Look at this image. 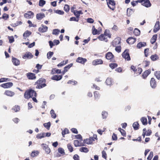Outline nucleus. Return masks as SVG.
<instances>
[{
	"mask_svg": "<svg viewBox=\"0 0 160 160\" xmlns=\"http://www.w3.org/2000/svg\"><path fill=\"white\" fill-rule=\"evenodd\" d=\"M37 96L36 92L33 90L29 89L27 91L24 93V97L26 99H28L33 97H36Z\"/></svg>",
	"mask_w": 160,
	"mask_h": 160,
	"instance_id": "nucleus-1",
	"label": "nucleus"
},
{
	"mask_svg": "<svg viewBox=\"0 0 160 160\" xmlns=\"http://www.w3.org/2000/svg\"><path fill=\"white\" fill-rule=\"evenodd\" d=\"M45 80L42 78H40L39 80L37 81L35 83L37 84L36 86L37 88L40 89L43 87H45L46 86V84L45 83Z\"/></svg>",
	"mask_w": 160,
	"mask_h": 160,
	"instance_id": "nucleus-2",
	"label": "nucleus"
},
{
	"mask_svg": "<svg viewBox=\"0 0 160 160\" xmlns=\"http://www.w3.org/2000/svg\"><path fill=\"white\" fill-rule=\"evenodd\" d=\"M107 3L108 6L112 10H114L115 8V2L113 0H107Z\"/></svg>",
	"mask_w": 160,
	"mask_h": 160,
	"instance_id": "nucleus-3",
	"label": "nucleus"
},
{
	"mask_svg": "<svg viewBox=\"0 0 160 160\" xmlns=\"http://www.w3.org/2000/svg\"><path fill=\"white\" fill-rule=\"evenodd\" d=\"M138 2L141 3L142 4L147 8L151 7V4L149 0H138Z\"/></svg>",
	"mask_w": 160,
	"mask_h": 160,
	"instance_id": "nucleus-4",
	"label": "nucleus"
},
{
	"mask_svg": "<svg viewBox=\"0 0 160 160\" xmlns=\"http://www.w3.org/2000/svg\"><path fill=\"white\" fill-rule=\"evenodd\" d=\"M121 42V38L119 37H117L115 38L114 40L112 42V45L113 47L120 45Z\"/></svg>",
	"mask_w": 160,
	"mask_h": 160,
	"instance_id": "nucleus-5",
	"label": "nucleus"
},
{
	"mask_svg": "<svg viewBox=\"0 0 160 160\" xmlns=\"http://www.w3.org/2000/svg\"><path fill=\"white\" fill-rule=\"evenodd\" d=\"M128 51V50L127 49L125 50L122 53V57L124 58L125 60L127 61H129L130 60V58Z\"/></svg>",
	"mask_w": 160,
	"mask_h": 160,
	"instance_id": "nucleus-6",
	"label": "nucleus"
},
{
	"mask_svg": "<svg viewBox=\"0 0 160 160\" xmlns=\"http://www.w3.org/2000/svg\"><path fill=\"white\" fill-rule=\"evenodd\" d=\"M33 56L30 52H28L24 53L22 55V58L24 59H29L32 58Z\"/></svg>",
	"mask_w": 160,
	"mask_h": 160,
	"instance_id": "nucleus-7",
	"label": "nucleus"
},
{
	"mask_svg": "<svg viewBox=\"0 0 160 160\" xmlns=\"http://www.w3.org/2000/svg\"><path fill=\"white\" fill-rule=\"evenodd\" d=\"M41 146L47 154H49L50 152V149L46 144L42 143L41 144Z\"/></svg>",
	"mask_w": 160,
	"mask_h": 160,
	"instance_id": "nucleus-8",
	"label": "nucleus"
},
{
	"mask_svg": "<svg viewBox=\"0 0 160 160\" xmlns=\"http://www.w3.org/2000/svg\"><path fill=\"white\" fill-rule=\"evenodd\" d=\"M24 16L28 19L32 18L33 16V13L31 11H28L24 14Z\"/></svg>",
	"mask_w": 160,
	"mask_h": 160,
	"instance_id": "nucleus-9",
	"label": "nucleus"
},
{
	"mask_svg": "<svg viewBox=\"0 0 160 160\" xmlns=\"http://www.w3.org/2000/svg\"><path fill=\"white\" fill-rule=\"evenodd\" d=\"M87 61V60L86 58L80 57L78 58L76 60V62L82 64H84Z\"/></svg>",
	"mask_w": 160,
	"mask_h": 160,
	"instance_id": "nucleus-10",
	"label": "nucleus"
},
{
	"mask_svg": "<svg viewBox=\"0 0 160 160\" xmlns=\"http://www.w3.org/2000/svg\"><path fill=\"white\" fill-rule=\"evenodd\" d=\"M13 85L12 83L11 82H8L2 84L0 85L1 87L4 88H9Z\"/></svg>",
	"mask_w": 160,
	"mask_h": 160,
	"instance_id": "nucleus-11",
	"label": "nucleus"
},
{
	"mask_svg": "<svg viewBox=\"0 0 160 160\" xmlns=\"http://www.w3.org/2000/svg\"><path fill=\"white\" fill-rule=\"evenodd\" d=\"M81 140H75L74 141V144L75 147L82 146L84 144L82 142Z\"/></svg>",
	"mask_w": 160,
	"mask_h": 160,
	"instance_id": "nucleus-12",
	"label": "nucleus"
},
{
	"mask_svg": "<svg viewBox=\"0 0 160 160\" xmlns=\"http://www.w3.org/2000/svg\"><path fill=\"white\" fill-rule=\"evenodd\" d=\"M94 141L93 138H87L84 140V143L88 144H93V142Z\"/></svg>",
	"mask_w": 160,
	"mask_h": 160,
	"instance_id": "nucleus-13",
	"label": "nucleus"
},
{
	"mask_svg": "<svg viewBox=\"0 0 160 160\" xmlns=\"http://www.w3.org/2000/svg\"><path fill=\"white\" fill-rule=\"evenodd\" d=\"M103 63L101 59H97L92 62V64L93 65H97L98 64H101Z\"/></svg>",
	"mask_w": 160,
	"mask_h": 160,
	"instance_id": "nucleus-14",
	"label": "nucleus"
},
{
	"mask_svg": "<svg viewBox=\"0 0 160 160\" xmlns=\"http://www.w3.org/2000/svg\"><path fill=\"white\" fill-rule=\"evenodd\" d=\"M14 92L10 90H6L4 93V94L9 97H12L14 95Z\"/></svg>",
	"mask_w": 160,
	"mask_h": 160,
	"instance_id": "nucleus-15",
	"label": "nucleus"
},
{
	"mask_svg": "<svg viewBox=\"0 0 160 160\" xmlns=\"http://www.w3.org/2000/svg\"><path fill=\"white\" fill-rule=\"evenodd\" d=\"M150 85L152 88H155L157 86L156 82L154 78H152L150 81Z\"/></svg>",
	"mask_w": 160,
	"mask_h": 160,
	"instance_id": "nucleus-16",
	"label": "nucleus"
},
{
	"mask_svg": "<svg viewBox=\"0 0 160 160\" xmlns=\"http://www.w3.org/2000/svg\"><path fill=\"white\" fill-rule=\"evenodd\" d=\"M98 38L99 39V40L101 41H104L105 42H107L108 41L107 37H106V36H105L104 33L102 34L99 36L98 37Z\"/></svg>",
	"mask_w": 160,
	"mask_h": 160,
	"instance_id": "nucleus-17",
	"label": "nucleus"
},
{
	"mask_svg": "<svg viewBox=\"0 0 160 160\" xmlns=\"http://www.w3.org/2000/svg\"><path fill=\"white\" fill-rule=\"evenodd\" d=\"M159 29V21H157L154 27L153 31L155 32H156Z\"/></svg>",
	"mask_w": 160,
	"mask_h": 160,
	"instance_id": "nucleus-18",
	"label": "nucleus"
},
{
	"mask_svg": "<svg viewBox=\"0 0 160 160\" xmlns=\"http://www.w3.org/2000/svg\"><path fill=\"white\" fill-rule=\"evenodd\" d=\"M12 61L13 64L15 66H17L20 64L19 60L17 58H12Z\"/></svg>",
	"mask_w": 160,
	"mask_h": 160,
	"instance_id": "nucleus-19",
	"label": "nucleus"
},
{
	"mask_svg": "<svg viewBox=\"0 0 160 160\" xmlns=\"http://www.w3.org/2000/svg\"><path fill=\"white\" fill-rule=\"evenodd\" d=\"M136 41V40L135 38L132 37L129 38L127 40L128 43L129 44H131L134 43Z\"/></svg>",
	"mask_w": 160,
	"mask_h": 160,
	"instance_id": "nucleus-20",
	"label": "nucleus"
},
{
	"mask_svg": "<svg viewBox=\"0 0 160 160\" xmlns=\"http://www.w3.org/2000/svg\"><path fill=\"white\" fill-rule=\"evenodd\" d=\"M48 28L46 26L42 25L39 28L38 31L40 32H44L47 31Z\"/></svg>",
	"mask_w": 160,
	"mask_h": 160,
	"instance_id": "nucleus-21",
	"label": "nucleus"
},
{
	"mask_svg": "<svg viewBox=\"0 0 160 160\" xmlns=\"http://www.w3.org/2000/svg\"><path fill=\"white\" fill-rule=\"evenodd\" d=\"M62 78V76L60 75H55L52 77L51 79L52 80L59 81Z\"/></svg>",
	"mask_w": 160,
	"mask_h": 160,
	"instance_id": "nucleus-22",
	"label": "nucleus"
},
{
	"mask_svg": "<svg viewBox=\"0 0 160 160\" xmlns=\"http://www.w3.org/2000/svg\"><path fill=\"white\" fill-rule=\"evenodd\" d=\"M27 76L29 79H33L36 78L35 74L33 73H28L27 74Z\"/></svg>",
	"mask_w": 160,
	"mask_h": 160,
	"instance_id": "nucleus-23",
	"label": "nucleus"
},
{
	"mask_svg": "<svg viewBox=\"0 0 160 160\" xmlns=\"http://www.w3.org/2000/svg\"><path fill=\"white\" fill-rule=\"evenodd\" d=\"M106 57L107 59L110 60L112 58L113 55L111 52H109L106 54Z\"/></svg>",
	"mask_w": 160,
	"mask_h": 160,
	"instance_id": "nucleus-24",
	"label": "nucleus"
},
{
	"mask_svg": "<svg viewBox=\"0 0 160 160\" xmlns=\"http://www.w3.org/2000/svg\"><path fill=\"white\" fill-rule=\"evenodd\" d=\"M146 46V42H140L138 44L137 47L138 48H140Z\"/></svg>",
	"mask_w": 160,
	"mask_h": 160,
	"instance_id": "nucleus-25",
	"label": "nucleus"
},
{
	"mask_svg": "<svg viewBox=\"0 0 160 160\" xmlns=\"http://www.w3.org/2000/svg\"><path fill=\"white\" fill-rule=\"evenodd\" d=\"M58 151L61 155L59 156V157L65 155V152L64 149L61 148H59L58 149Z\"/></svg>",
	"mask_w": 160,
	"mask_h": 160,
	"instance_id": "nucleus-26",
	"label": "nucleus"
},
{
	"mask_svg": "<svg viewBox=\"0 0 160 160\" xmlns=\"http://www.w3.org/2000/svg\"><path fill=\"white\" fill-rule=\"evenodd\" d=\"M31 34V32L27 30L23 34V38L26 39L27 38L29 37Z\"/></svg>",
	"mask_w": 160,
	"mask_h": 160,
	"instance_id": "nucleus-27",
	"label": "nucleus"
},
{
	"mask_svg": "<svg viewBox=\"0 0 160 160\" xmlns=\"http://www.w3.org/2000/svg\"><path fill=\"white\" fill-rule=\"evenodd\" d=\"M151 73V70L148 69V70L144 72L142 74V77L144 78H146L147 76Z\"/></svg>",
	"mask_w": 160,
	"mask_h": 160,
	"instance_id": "nucleus-28",
	"label": "nucleus"
},
{
	"mask_svg": "<svg viewBox=\"0 0 160 160\" xmlns=\"http://www.w3.org/2000/svg\"><path fill=\"white\" fill-rule=\"evenodd\" d=\"M45 137V133H42L38 134L36 138L38 139H41Z\"/></svg>",
	"mask_w": 160,
	"mask_h": 160,
	"instance_id": "nucleus-29",
	"label": "nucleus"
},
{
	"mask_svg": "<svg viewBox=\"0 0 160 160\" xmlns=\"http://www.w3.org/2000/svg\"><path fill=\"white\" fill-rule=\"evenodd\" d=\"M44 17V14L43 13L37 14L36 15L37 18L38 20H41Z\"/></svg>",
	"mask_w": 160,
	"mask_h": 160,
	"instance_id": "nucleus-30",
	"label": "nucleus"
},
{
	"mask_svg": "<svg viewBox=\"0 0 160 160\" xmlns=\"http://www.w3.org/2000/svg\"><path fill=\"white\" fill-rule=\"evenodd\" d=\"M141 121L143 125H146L147 124V119L146 118L142 117L141 119Z\"/></svg>",
	"mask_w": 160,
	"mask_h": 160,
	"instance_id": "nucleus-31",
	"label": "nucleus"
},
{
	"mask_svg": "<svg viewBox=\"0 0 160 160\" xmlns=\"http://www.w3.org/2000/svg\"><path fill=\"white\" fill-rule=\"evenodd\" d=\"M92 34L93 35L99 34L100 33L97 29H96L94 26H93L92 28Z\"/></svg>",
	"mask_w": 160,
	"mask_h": 160,
	"instance_id": "nucleus-32",
	"label": "nucleus"
},
{
	"mask_svg": "<svg viewBox=\"0 0 160 160\" xmlns=\"http://www.w3.org/2000/svg\"><path fill=\"white\" fill-rule=\"evenodd\" d=\"M39 152L38 151H32L31 154V155L32 157H35L37 156L39 154Z\"/></svg>",
	"mask_w": 160,
	"mask_h": 160,
	"instance_id": "nucleus-33",
	"label": "nucleus"
},
{
	"mask_svg": "<svg viewBox=\"0 0 160 160\" xmlns=\"http://www.w3.org/2000/svg\"><path fill=\"white\" fill-rule=\"evenodd\" d=\"M157 38V35L155 34L153 36L151 39V42L152 44L154 43L156 40Z\"/></svg>",
	"mask_w": 160,
	"mask_h": 160,
	"instance_id": "nucleus-34",
	"label": "nucleus"
},
{
	"mask_svg": "<svg viewBox=\"0 0 160 160\" xmlns=\"http://www.w3.org/2000/svg\"><path fill=\"white\" fill-rule=\"evenodd\" d=\"M139 125L138 122H134L132 125L133 127L135 130H137L138 129Z\"/></svg>",
	"mask_w": 160,
	"mask_h": 160,
	"instance_id": "nucleus-35",
	"label": "nucleus"
},
{
	"mask_svg": "<svg viewBox=\"0 0 160 160\" xmlns=\"http://www.w3.org/2000/svg\"><path fill=\"white\" fill-rule=\"evenodd\" d=\"M43 126L49 130L51 126V123L50 122H49L48 123H44Z\"/></svg>",
	"mask_w": 160,
	"mask_h": 160,
	"instance_id": "nucleus-36",
	"label": "nucleus"
},
{
	"mask_svg": "<svg viewBox=\"0 0 160 160\" xmlns=\"http://www.w3.org/2000/svg\"><path fill=\"white\" fill-rule=\"evenodd\" d=\"M81 11H75L74 12V13L75 16H76L78 18L80 15L81 13Z\"/></svg>",
	"mask_w": 160,
	"mask_h": 160,
	"instance_id": "nucleus-37",
	"label": "nucleus"
},
{
	"mask_svg": "<svg viewBox=\"0 0 160 160\" xmlns=\"http://www.w3.org/2000/svg\"><path fill=\"white\" fill-rule=\"evenodd\" d=\"M50 114L51 115V117L53 118H55L56 117V115L55 113L53 110L52 109L50 111Z\"/></svg>",
	"mask_w": 160,
	"mask_h": 160,
	"instance_id": "nucleus-38",
	"label": "nucleus"
},
{
	"mask_svg": "<svg viewBox=\"0 0 160 160\" xmlns=\"http://www.w3.org/2000/svg\"><path fill=\"white\" fill-rule=\"evenodd\" d=\"M104 33L106 36V37L107 36L109 38H111V35L110 34L109 30H106Z\"/></svg>",
	"mask_w": 160,
	"mask_h": 160,
	"instance_id": "nucleus-39",
	"label": "nucleus"
},
{
	"mask_svg": "<svg viewBox=\"0 0 160 160\" xmlns=\"http://www.w3.org/2000/svg\"><path fill=\"white\" fill-rule=\"evenodd\" d=\"M106 84L108 85H110L112 84V80L111 78H108L106 81Z\"/></svg>",
	"mask_w": 160,
	"mask_h": 160,
	"instance_id": "nucleus-40",
	"label": "nucleus"
},
{
	"mask_svg": "<svg viewBox=\"0 0 160 160\" xmlns=\"http://www.w3.org/2000/svg\"><path fill=\"white\" fill-rule=\"evenodd\" d=\"M100 94L98 92L95 91L94 92V97L95 99H98L100 97Z\"/></svg>",
	"mask_w": 160,
	"mask_h": 160,
	"instance_id": "nucleus-41",
	"label": "nucleus"
},
{
	"mask_svg": "<svg viewBox=\"0 0 160 160\" xmlns=\"http://www.w3.org/2000/svg\"><path fill=\"white\" fill-rule=\"evenodd\" d=\"M154 75L158 79H160V71L155 72L154 73Z\"/></svg>",
	"mask_w": 160,
	"mask_h": 160,
	"instance_id": "nucleus-42",
	"label": "nucleus"
},
{
	"mask_svg": "<svg viewBox=\"0 0 160 160\" xmlns=\"http://www.w3.org/2000/svg\"><path fill=\"white\" fill-rule=\"evenodd\" d=\"M133 10L129 8H128L127 10V14L128 16H130L133 13Z\"/></svg>",
	"mask_w": 160,
	"mask_h": 160,
	"instance_id": "nucleus-43",
	"label": "nucleus"
},
{
	"mask_svg": "<svg viewBox=\"0 0 160 160\" xmlns=\"http://www.w3.org/2000/svg\"><path fill=\"white\" fill-rule=\"evenodd\" d=\"M80 151L81 152H87L88 151V148L86 147H82L80 148Z\"/></svg>",
	"mask_w": 160,
	"mask_h": 160,
	"instance_id": "nucleus-44",
	"label": "nucleus"
},
{
	"mask_svg": "<svg viewBox=\"0 0 160 160\" xmlns=\"http://www.w3.org/2000/svg\"><path fill=\"white\" fill-rule=\"evenodd\" d=\"M69 132V130L67 128H65L64 130L62 131V134L63 137H64V135L68 133Z\"/></svg>",
	"mask_w": 160,
	"mask_h": 160,
	"instance_id": "nucleus-45",
	"label": "nucleus"
},
{
	"mask_svg": "<svg viewBox=\"0 0 160 160\" xmlns=\"http://www.w3.org/2000/svg\"><path fill=\"white\" fill-rule=\"evenodd\" d=\"M53 54V52H48L47 54V57L48 59H50Z\"/></svg>",
	"mask_w": 160,
	"mask_h": 160,
	"instance_id": "nucleus-46",
	"label": "nucleus"
},
{
	"mask_svg": "<svg viewBox=\"0 0 160 160\" xmlns=\"http://www.w3.org/2000/svg\"><path fill=\"white\" fill-rule=\"evenodd\" d=\"M45 1L44 0H40L39 2V5L42 7L45 4Z\"/></svg>",
	"mask_w": 160,
	"mask_h": 160,
	"instance_id": "nucleus-47",
	"label": "nucleus"
},
{
	"mask_svg": "<svg viewBox=\"0 0 160 160\" xmlns=\"http://www.w3.org/2000/svg\"><path fill=\"white\" fill-rule=\"evenodd\" d=\"M10 79L8 78H0V82H4L9 81Z\"/></svg>",
	"mask_w": 160,
	"mask_h": 160,
	"instance_id": "nucleus-48",
	"label": "nucleus"
},
{
	"mask_svg": "<svg viewBox=\"0 0 160 160\" xmlns=\"http://www.w3.org/2000/svg\"><path fill=\"white\" fill-rule=\"evenodd\" d=\"M12 110H13L15 112H18L20 110L19 106H15L12 108Z\"/></svg>",
	"mask_w": 160,
	"mask_h": 160,
	"instance_id": "nucleus-49",
	"label": "nucleus"
},
{
	"mask_svg": "<svg viewBox=\"0 0 160 160\" xmlns=\"http://www.w3.org/2000/svg\"><path fill=\"white\" fill-rule=\"evenodd\" d=\"M118 65L117 64L115 63H111L109 64V67L112 69H113L117 67Z\"/></svg>",
	"mask_w": 160,
	"mask_h": 160,
	"instance_id": "nucleus-50",
	"label": "nucleus"
},
{
	"mask_svg": "<svg viewBox=\"0 0 160 160\" xmlns=\"http://www.w3.org/2000/svg\"><path fill=\"white\" fill-rule=\"evenodd\" d=\"M68 148L70 152H72L73 151V148L70 144L69 143L68 144Z\"/></svg>",
	"mask_w": 160,
	"mask_h": 160,
	"instance_id": "nucleus-51",
	"label": "nucleus"
},
{
	"mask_svg": "<svg viewBox=\"0 0 160 160\" xmlns=\"http://www.w3.org/2000/svg\"><path fill=\"white\" fill-rule=\"evenodd\" d=\"M108 115V113L105 111H103L102 112V118L103 119H105L106 118Z\"/></svg>",
	"mask_w": 160,
	"mask_h": 160,
	"instance_id": "nucleus-52",
	"label": "nucleus"
},
{
	"mask_svg": "<svg viewBox=\"0 0 160 160\" xmlns=\"http://www.w3.org/2000/svg\"><path fill=\"white\" fill-rule=\"evenodd\" d=\"M64 9L66 12H68L69 10V6L67 4L65 5L64 7Z\"/></svg>",
	"mask_w": 160,
	"mask_h": 160,
	"instance_id": "nucleus-53",
	"label": "nucleus"
},
{
	"mask_svg": "<svg viewBox=\"0 0 160 160\" xmlns=\"http://www.w3.org/2000/svg\"><path fill=\"white\" fill-rule=\"evenodd\" d=\"M134 33L136 35H138L140 34V31L137 28H135L134 32Z\"/></svg>",
	"mask_w": 160,
	"mask_h": 160,
	"instance_id": "nucleus-54",
	"label": "nucleus"
},
{
	"mask_svg": "<svg viewBox=\"0 0 160 160\" xmlns=\"http://www.w3.org/2000/svg\"><path fill=\"white\" fill-rule=\"evenodd\" d=\"M54 12L55 13L60 15H62L64 13V12L63 11L61 10H55Z\"/></svg>",
	"mask_w": 160,
	"mask_h": 160,
	"instance_id": "nucleus-55",
	"label": "nucleus"
},
{
	"mask_svg": "<svg viewBox=\"0 0 160 160\" xmlns=\"http://www.w3.org/2000/svg\"><path fill=\"white\" fill-rule=\"evenodd\" d=\"M153 156V152H151L147 158V159L148 160H151Z\"/></svg>",
	"mask_w": 160,
	"mask_h": 160,
	"instance_id": "nucleus-56",
	"label": "nucleus"
},
{
	"mask_svg": "<svg viewBox=\"0 0 160 160\" xmlns=\"http://www.w3.org/2000/svg\"><path fill=\"white\" fill-rule=\"evenodd\" d=\"M60 32V30L58 29H54L53 30L52 34L54 35H57Z\"/></svg>",
	"mask_w": 160,
	"mask_h": 160,
	"instance_id": "nucleus-57",
	"label": "nucleus"
},
{
	"mask_svg": "<svg viewBox=\"0 0 160 160\" xmlns=\"http://www.w3.org/2000/svg\"><path fill=\"white\" fill-rule=\"evenodd\" d=\"M158 56L156 55H152L151 57V58L152 61H155L157 59Z\"/></svg>",
	"mask_w": 160,
	"mask_h": 160,
	"instance_id": "nucleus-58",
	"label": "nucleus"
},
{
	"mask_svg": "<svg viewBox=\"0 0 160 160\" xmlns=\"http://www.w3.org/2000/svg\"><path fill=\"white\" fill-rule=\"evenodd\" d=\"M79 20V19L78 18L76 19L75 17H72L70 18L69 21H75L76 22H78Z\"/></svg>",
	"mask_w": 160,
	"mask_h": 160,
	"instance_id": "nucleus-59",
	"label": "nucleus"
},
{
	"mask_svg": "<svg viewBox=\"0 0 160 160\" xmlns=\"http://www.w3.org/2000/svg\"><path fill=\"white\" fill-rule=\"evenodd\" d=\"M102 156L103 158H104L105 159H106L107 154L106 152L104 151H103L102 152Z\"/></svg>",
	"mask_w": 160,
	"mask_h": 160,
	"instance_id": "nucleus-60",
	"label": "nucleus"
},
{
	"mask_svg": "<svg viewBox=\"0 0 160 160\" xmlns=\"http://www.w3.org/2000/svg\"><path fill=\"white\" fill-rule=\"evenodd\" d=\"M116 47L115 48V50L116 51L118 52H120L121 51V48H120V46L119 45V46H117L116 47Z\"/></svg>",
	"mask_w": 160,
	"mask_h": 160,
	"instance_id": "nucleus-61",
	"label": "nucleus"
},
{
	"mask_svg": "<svg viewBox=\"0 0 160 160\" xmlns=\"http://www.w3.org/2000/svg\"><path fill=\"white\" fill-rule=\"evenodd\" d=\"M73 158L74 160H79V157L77 154L74 155Z\"/></svg>",
	"mask_w": 160,
	"mask_h": 160,
	"instance_id": "nucleus-62",
	"label": "nucleus"
},
{
	"mask_svg": "<svg viewBox=\"0 0 160 160\" xmlns=\"http://www.w3.org/2000/svg\"><path fill=\"white\" fill-rule=\"evenodd\" d=\"M87 22H89V23H93V22L94 20L92 18H88L87 19Z\"/></svg>",
	"mask_w": 160,
	"mask_h": 160,
	"instance_id": "nucleus-63",
	"label": "nucleus"
},
{
	"mask_svg": "<svg viewBox=\"0 0 160 160\" xmlns=\"http://www.w3.org/2000/svg\"><path fill=\"white\" fill-rule=\"evenodd\" d=\"M112 139L113 140H116L117 139V136L114 133H113L112 136Z\"/></svg>",
	"mask_w": 160,
	"mask_h": 160,
	"instance_id": "nucleus-64",
	"label": "nucleus"
}]
</instances>
